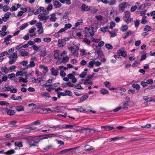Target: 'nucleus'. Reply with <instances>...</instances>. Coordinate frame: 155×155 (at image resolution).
Segmentation results:
<instances>
[{"mask_svg":"<svg viewBox=\"0 0 155 155\" xmlns=\"http://www.w3.org/2000/svg\"><path fill=\"white\" fill-rule=\"evenodd\" d=\"M125 15L123 17V19L124 21L128 23L132 21L133 19L132 18H130V13L129 11H126L124 12Z\"/></svg>","mask_w":155,"mask_h":155,"instance_id":"f257e3e1","label":"nucleus"},{"mask_svg":"<svg viewBox=\"0 0 155 155\" xmlns=\"http://www.w3.org/2000/svg\"><path fill=\"white\" fill-rule=\"evenodd\" d=\"M40 140L38 139H32L28 141L29 144L30 145V147L37 146L36 145L40 141Z\"/></svg>","mask_w":155,"mask_h":155,"instance_id":"f03ea898","label":"nucleus"},{"mask_svg":"<svg viewBox=\"0 0 155 155\" xmlns=\"http://www.w3.org/2000/svg\"><path fill=\"white\" fill-rule=\"evenodd\" d=\"M54 58L55 59H58L60 57L61 54L58 50H54L53 54Z\"/></svg>","mask_w":155,"mask_h":155,"instance_id":"7ed1b4c3","label":"nucleus"},{"mask_svg":"<svg viewBox=\"0 0 155 155\" xmlns=\"http://www.w3.org/2000/svg\"><path fill=\"white\" fill-rule=\"evenodd\" d=\"M50 71L51 75L54 76H57L58 74V70L55 69L54 67L51 68L50 69Z\"/></svg>","mask_w":155,"mask_h":155,"instance_id":"20e7f679","label":"nucleus"},{"mask_svg":"<svg viewBox=\"0 0 155 155\" xmlns=\"http://www.w3.org/2000/svg\"><path fill=\"white\" fill-rule=\"evenodd\" d=\"M78 147H77L73 148H71L69 149H68L65 150H62L60 151V154H64L67 153L69 151H71L72 150H76Z\"/></svg>","mask_w":155,"mask_h":155,"instance_id":"39448f33","label":"nucleus"},{"mask_svg":"<svg viewBox=\"0 0 155 155\" xmlns=\"http://www.w3.org/2000/svg\"><path fill=\"white\" fill-rule=\"evenodd\" d=\"M90 7L86 4H83L81 6V11H87L90 10Z\"/></svg>","mask_w":155,"mask_h":155,"instance_id":"423d86ee","label":"nucleus"},{"mask_svg":"<svg viewBox=\"0 0 155 155\" xmlns=\"http://www.w3.org/2000/svg\"><path fill=\"white\" fill-rule=\"evenodd\" d=\"M11 15V13L10 12H8L5 14L4 17L2 18V20L4 21H7L8 19L9 18L10 15Z\"/></svg>","mask_w":155,"mask_h":155,"instance_id":"0eeeda50","label":"nucleus"},{"mask_svg":"<svg viewBox=\"0 0 155 155\" xmlns=\"http://www.w3.org/2000/svg\"><path fill=\"white\" fill-rule=\"evenodd\" d=\"M58 46L60 47H64L66 44V42L62 39H59L58 41Z\"/></svg>","mask_w":155,"mask_h":155,"instance_id":"6e6552de","label":"nucleus"},{"mask_svg":"<svg viewBox=\"0 0 155 155\" xmlns=\"http://www.w3.org/2000/svg\"><path fill=\"white\" fill-rule=\"evenodd\" d=\"M128 4V3L124 2L120 4L119 5L120 9V10L124 11L125 8L127 7V4Z\"/></svg>","mask_w":155,"mask_h":155,"instance_id":"1a4fd4ad","label":"nucleus"},{"mask_svg":"<svg viewBox=\"0 0 155 155\" xmlns=\"http://www.w3.org/2000/svg\"><path fill=\"white\" fill-rule=\"evenodd\" d=\"M88 97V95L86 94H85L81 98L79 99L78 103H81L83 102Z\"/></svg>","mask_w":155,"mask_h":155,"instance_id":"9d476101","label":"nucleus"},{"mask_svg":"<svg viewBox=\"0 0 155 155\" xmlns=\"http://www.w3.org/2000/svg\"><path fill=\"white\" fill-rule=\"evenodd\" d=\"M57 135L55 134H46L45 135H41L39 137H42L43 136H45V137H44L43 138H42V139H46L48 138H50L52 137H53Z\"/></svg>","mask_w":155,"mask_h":155,"instance_id":"9b49d317","label":"nucleus"},{"mask_svg":"<svg viewBox=\"0 0 155 155\" xmlns=\"http://www.w3.org/2000/svg\"><path fill=\"white\" fill-rule=\"evenodd\" d=\"M53 5L54 7L55 8H59L61 6V4L58 1H54Z\"/></svg>","mask_w":155,"mask_h":155,"instance_id":"f8f14e48","label":"nucleus"},{"mask_svg":"<svg viewBox=\"0 0 155 155\" xmlns=\"http://www.w3.org/2000/svg\"><path fill=\"white\" fill-rule=\"evenodd\" d=\"M20 54L21 56L25 57L28 55L29 54V53L25 51L24 49H22L20 51Z\"/></svg>","mask_w":155,"mask_h":155,"instance_id":"ddd939ff","label":"nucleus"},{"mask_svg":"<svg viewBox=\"0 0 155 155\" xmlns=\"http://www.w3.org/2000/svg\"><path fill=\"white\" fill-rule=\"evenodd\" d=\"M117 53H118L119 54H120L121 55L124 57H125L127 55L126 51H121L120 50H119L118 51Z\"/></svg>","mask_w":155,"mask_h":155,"instance_id":"4468645a","label":"nucleus"},{"mask_svg":"<svg viewBox=\"0 0 155 155\" xmlns=\"http://www.w3.org/2000/svg\"><path fill=\"white\" fill-rule=\"evenodd\" d=\"M84 149L86 151H90L94 149V148L89 145H86L84 147Z\"/></svg>","mask_w":155,"mask_h":155,"instance_id":"2eb2a0df","label":"nucleus"},{"mask_svg":"<svg viewBox=\"0 0 155 155\" xmlns=\"http://www.w3.org/2000/svg\"><path fill=\"white\" fill-rule=\"evenodd\" d=\"M128 28L127 26V25H124L122 26L120 28V30L123 32H125L127 30Z\"/></svg>","mask_w":155,"mask_h":155,"instance_id":"dca6fc26","label":"nucleus"},{"mask_svg":"<svg viewBox=\"0 0 155 155\" xmlns=\"http://www.w3.org/2000/svg\"><path fill=\"white\" fill-rule=\"evenodd\" d=\"M44 9L43 7H40L36 11L34 12V14L35 15L39 14L42 11H43Z\"/></svg>","mask_w":155,"mask_h":155,"instance_id":"f3484780","label":"nucleus"},{"mask_svg":"<svg viewBox=\"0 0 155 155\" xmlns=\"http://www.w3.org/2000/svg\"><path fill=\"white\" fill-rule=\"evenodd\" d=\"M41 95L43 97H51L50 94L47 92H42L41 93Z\"/></svg>","mask_w":155,"mask_h":155,"instance_id":"a211bd4d","label":"nucleus"},{"mask_svg":"<svg viewBox=\"0 0 155 155\" xmlns=\"http://www.w3.org/2000/svg\"><path fill=\"white\" fill-rule=\"evenodd\" d=\"M57 18L55 17V14H53L51 15V17L50 18V20L51 21L54 22L57 20Z\"/></svg>","mask_w":155,"mask_h":155,"instance_id":"6ab92c4d","label":"nucleus"},{"mask_svg":"<svg viewBox=\"0 0 155 155\" xmlns=\"http://www.w3.org/2000/svg\"><path fill=\"white\" fill-rule=\"evenodd\" d=\"M24 109V107L21 106H17L16 108V110L18 112L23 111Z\"/></svg>","mask_w":155,"mask_h":155,"instance_id":"aec40b11","label":"nucleus"},{"mask_svg":"<svg viewBox=\"0 0 155 155\" xmlns=\"http://www.w3.org/2000/svg\"><path fill=\"white\" fill-rule=\"evenodd\" d=\"M100 92L103 95L108 94L109 91L105 88H102L100 90Z\"/></svg>","mask_w":155,"mask_h":155,"instance_id":"412c9836","label":"nucleus"},{"mask_svg":"<svg viewBox=\"0 0 155 155\" xmlns=\"http://www.w3.org/2000/svg\"><path fill=\"white\" fill-rule=\"evenodd\" d=\"M102 127L105 129L106 130H109L114 129V127L110 126H105Z\"/></svg>","mask_w":155,"mask_h":155,"instance_id":"4be33fe9","label":"nucleus"},{"mask_svg":"<svg viewBox=\"0 0 155 155\" xmlns=\"http://www.w3.org/2000/svg\"><path fill=\"white\" fill-rule=\"evenodd\" d=\"M15 146L18 147H22L23 146L22 142L21 141L15 142Z\"/></svg>","mask_w":155,"mask_h":155,"instance_id":"5701e85b","label":"nucleus"},{"mask_svg":"<svg viewBox=\"0 0 155 155\" xmlns=\"http://www.w3.org/2000/svg\"><path fill=\"white\" fill-rule=\"evenodd\" d=\"M18 79L19 82L21 81L23 83H27L28 82V80L26 78H24L23 77H19L18 78Z\"/></svg>","mask_w":155,"mask_h":155,"instance_id":"b1692460","label":"nucleus"},{"mask_svg":"<svg viewBox=\"0 0 155 155\" xmlns=\"http://www.w3.org/2000/svg\"><path fill=\"white\" fill-rule=\"evenodd\" d=\"M15 113V110H9L7 112V114L10 116L13 115Z\"/></svg>","mask_w":155,"mask_h":155,"instance_id":"393cba45","label":"nucleus"},{"mask_svg":"<svg viewBox=\"0 0 155 155\" xmlns=\"http://www.w3.org/2000/svg\"><path fill=\"white\" fill-rule=\"evenodd\" d=\"M9 58L10 59H12V60L9 61V64H14L15 61V60H14V57H11V56H9Z\"/></svg>","mask_w":155,"mask_h":155,"instance_id":"a878e982","label":"nucleus"},{"mask_svg":"<svg viewBox=\"0 0 155 155\" xmlns=\"http://www.w3.org/2000/svg\"><path fill=\"white\" fill-rule=\"evenodd\" d=\"M1 69L2 72H3L5 73V74L8 72V68L6 66L2 67Z\"/></svg>","mask_w":155,"mask_h":155,"instance_id":"bb28decb","label":"nucleus"},{"mask_svg":"<svg viewBox=\"0 0 155 155\" xmlns=\"http://www.w3.org/2000/svg\"><path fill=\"white\" fill-rule=\"evenodd\" d=\"M50 127L51 128L55 129H61L62 128H63L64 127V125L61 126L60 125H58L57 126H53L52 127Z\"/></svg>","mask_w":155,"mask_h":155,"instance_id":"cd10ccee","label":"nucleus"},{"mask_svg":"<svg viewBox=\"0 0 155 155\" xmlns=\"http://www.w3.org/2000/svg\"><path fill=\"white\" fill-rule=\"evenodd\" d=\"M79 50V48L78 47H74V49H73V50L72 51V53L73 54L75 55L76 53L78 52Z\"/></svg>","mask_w":155,"mask_h":155,"instance_id":"c85d7f7f","label":"nucleus"},{"mask_svg":"<svg viewBox=\"0 0 155 155\" xmlns=\"http://www.w3.org/2000/svg\"><path fill=\"white\" fill-rule=\"evenodd\" d=\"M132 86L133 88H135L137 91H139L140 88V86L137 84H133Z\"/></svg>","mask_w":155,"mask_h":155,"instance_id":"c756f323","label":"nucleus"},{"mask_svg":"<svg viewBox=\"0 0 155 155\" xmlns=\"http://www.w3.org/2000/svg\"><path fill=\"white\" fill-rule=\"evenodd\" d=\"M146 18L147 17L145 15L143 16L141 21V23L142 24H144L147 23V21L146 20Z\"/></svg>","mask_w":155,"mask_h":155,"instance_id":"7c9ffc66","label":"nucleus"},{"mask_svg":"<svg viewBox=\"0 0 155 155\" xmlns=\"http://www.w3.org/2000/svg\"><path fill=\"white\" fill-rule=\"evenodd\" d=\"M151 28L149 26L146 25L144 28L143 30L145 31L148 32L151 31Z\"/></svg>","mask_w":155,"mask_h":155,"instance_id":"2f4dec72","label":"nucleus"},{"mask_svg":"<svg viewBox=\"0 0 155 155\" xmlns=\"http://www.w3.org/2000/svg\"><path fill=\"white\" fill-rule=\"evenodd\" d=\"M69 60V58L67 56H65L64 57L62 58V61L61 62H60V63H61L62 62L64 63H65V62H66L68 61Z\"/></svg>","mask_w":155,"mask_h":155,"instance_id":"473e14b6","label":"nucleus"},{"mask_svg":"<svg viewBox=\"0 0 155 155\" xmlns=\"http://www.w3.org/2000/svg\"><path fill=\"white\" fill-rule=\"evenodd\" d=\"M15 152V150L13 149H12L9 150L8 151L6 152L5 153L7 155H9L14 153Z\"/></svg>","mask_w":155,"mask_h":155,"instance_id":"72a5a7b5","label":"nucleus"},{"mask_svg":"<svg viewBox=\"0 0 155 155\" xmlns=\"http://www.w3.org/2000/svg\"><path fill=\"white\" fill-rule=\"evenodd\" d=\"M92 81H90L89 79H87L85 80L84 84L85 85H87L88 84L90 85L92 84Z\"/></svg>","mask_w":155,"mask_h":155,"instance_id":"f704fd0d","label":"nucleus"},{"mask_svg":"<svg viewBox=\"0 0 155 155\" xmlns=\"http://www.w3.org/2000/svg\"><path fill=\"white\" fill-rule=\"evenodd\" d=\"M12 35H9L7 37H5L4 39V43L6 42L7 41H10V39L12 37Z\"/></svg>","mask_w":155,"mask_h":155,"instance_id":"c9c22d12","label":"nucleus"},{"mask_svg":"<svg viewBox=\"0 0 155 155\" xmlns=\"http://www.w3.org/2000/svg\"><path fill=\"white\" fill-rule=\"evenodd\" d=\"M95 61L94 60H93L91 61L89 63V65L88 66V67L92 68L94 67V64Z\"/></svg>","mask_w":155,"mask_h":155,"instance_id":"e433bc0d","label":"nucleus"},{"mask_svg":"<svg viewBox=\"0 0 155 155\" xmlns=\"http://www.w3.org/2000/svg\"><path fill=\"white\" fill-rule=\"evenodd\" d=\"M44 15H45V13H41L38 16V18L41 21V20H42L44 18Z\"/></svg>","mask_w":155,"mask_h":155,"instance_id":"4c0bfd02","label":"nucleus"},{"mask_svg":"<svg viewBox=\"0 0 155 155\" xmlns=\"http://www.w3.org/2000/svg\"><path fill=\"white\" fill-rule=\"evenodd\" d=\"M147 57L146 54L145 53L143 52L142 53V55H141V59L140 61H141L143 60H145Z\"/></svg>","mask_w":155,"mask_h":155,"instance_id":"58836bf2","label":"nucleus"},{"mask_svg":"<svg viewBox=\"0 0 155 155\" xmlns=\"http://www.w3.org/2000/svg\"><path fill=\"white\" fill-rule=\"evenodd\" d=\"M116 2V0H110L108 1V4L110 5H112L115 4Z\"/></svg>","mask_w":155,"mask_h":155,"instance_id":"ea45409f","label":"nucleus"},{"mask_svg":"<svg viewBox=\"0 0 155 155\" xmlns=\"http://www.w3.org/2000/svg\"><path fill=\"white\" fill-rule=\"evenodd\" d=\"M60 85V84L59 83H54L53 85L52 84H50L49 85H46L45 84L44 85L45 86V87H48V86H54V87H57L58 86H59Z\"/></svg>","mask_w":155,"mask_h":155,"instance_id":"a19ab883","label":"nucleus"},{"mask_svg":"<svg viewBox=\"0 0 155 155\" xmlns=\"http://www.w3.org/2000/svg\"><path fill=\"white\" fill-rule=\"evenodd\" d=\"M108 28V27L107 26L105 27H103L100 29V30L104 33H105L107 31Z\"/></svg>","mask_w":155,"mask_h":155,"instance_id":"79ce46f5","label":"nucleus"},{"mask_svg":"<svg viewBox=\"0 0 155 155\" xmlns=\"http://www.w3.org/2000/svg\"><path fill=\"white\" fill-rule=\"evenodd\" d=\"M41 121L39 120H36L32 123V125H40L41 124Z\"/></svg>","mask_w":155,"mask_h":155,"instance_id":"37998d69","label":"nucleus"},{"mask_svg":"<svg viewBox=\"0 0 155 155\" xmlns=\"http://www.w3.org/2000/svg\"><path fill=\"white\" fill-rule=\"evenodd\" d=\"M66 85L63 87V88H65L66 86H69L70 87H74V85L73 84H71L70 82H69L66 83Z\"/></svg>","mask_w":155,"mask_h":155,"instance_id":"c03bdc74","label":"nucleus"},{"mask_svg":"<svg viewBox=\"0 0 155 155\" xmlns=\"http://www.w3.org/2000/svg\"><path fill=\"white\" fill-rule=\"evenodd\" d=\"M65 93L67 94V95L71 96L72 95V92L68 89L65 90L64 91Z\"/></svg>","mask_w":155,"mask_h":155,"instance_id":"a18cd8bd","label":"nucleus"},{"mask_svg":"<svg viewBox=\"0 0 155 155\" xmlns=\"http://www.w3.org/2000/svg\"><path fill=\"white\" fill-rule=\"evenodd\" d=\"M72 109L76 111H79L81 112H84V111H85V110L82 108V107H80L79 108H74Z\"/></svg>","mask_w":155,"mask_h":155,"instance_id":"49530a36","label":"nucleus"},{"mask_svg":"<svg viewBox=\"0 0 155 155\" xmlns=\"http://www.w3.org/2000/svg\"><path fill=\"white\" fill-rule=\"evenodd\" d=\"M125 34H126L128 36L134 35V32L131 31H128L127 32H125Z\"/></svg>","mask_w":155,"mask_h":155,"instance_id":"de8ad7c7","label":"nucleus"},{"mask_svg":"<svg viewBox=\"0 0 155 155\" xmlns=\"http://www.w3.org/2000/svg\"><path fill=\"white\" fill-rule=\"evenodd\" d=\"M3 10L4 12H6L10 8L9 6L7 5H5L3 7Z\"/></svg>","mask_w":155,"mask_h":155,"instance_id":"09e8293b","label":"nucleus"},{"mask_svg":"<svg viewBox=\"0 0 155 155\" xmlns=\"http://www.w3.org/2000/svg\"><path fill=\"white\" fill-rule=\"evenodd\" d=\"M101 48L99 47L98 49H97V50H95V52H94L95 53H97V54H100L101 53L102 54V51L101 50Z\"/></svg>","mask_w":155,"mask_h":155,"instance_id":"8fccbe9b","label":"nucleus"},{"mask_svg":"<svg viewBox=\"0 0 155 155\" xmlns=\"http://www.w3.org/2000/svg\"><path fill=\"white\" fill-rule=\"evenodd\" d=\"M0 105H6L8 106L9 105V103L6 101H0Z\"/></svg>","mask_w":155,"mask_h":155,"instance_id":"3c124183","label":"nucleus"},{"mask_svg":"<svg viewBox=\"0 0 155 155\" xmlns=\"http://www.w3.org/2000/svg\"><path fill=\"white\" fill-rule=\"evenodd\" d=\"M72 26L71 25V24H66L65 25L64 29H65L66 30H67L68 28H69L71 27Z\"/></svg>","mask_w":155,"mask_h":155,"instance_id":"603ef678","label":"nucleus"},{"mask_svg":"<svg viewBox=\"0 0 155 155\" xmlns=\"http://www.w3.org/2000/svg\"><path fill=\"white\" fill-rule=\"evenodd\" d=\"M107 31L109 33V34L111 35V37H115L117 35V34L115 32L113 33L109 30H108Z\"/></svg>","mask_w":155,"mask_h":155,"instance_id":"864d4df0","label":"nucleus"},{"mask_svg":"<svg viewBox=\"0 0 155 155\" xmlns=\"http://www.w3.org/2000/svg\"><path fill=\"white\" fill-rule=\"evenodd\" d=\"M105 47L108 50L111 49L113 48L112 46L109 44H106Z\"/></svg>","mask_w":155,"mask_h":155,"instance_id":"5fc2aeb1","label":"nucleus"},{"mask_svg":"<svg viewBox=\"0 0 155 155\" xmlns=\"http://www.w3.org/2000/svg\"><path fill=\"white\" fill-rule=\"evenodd\" d=\"M87 74V72H82L80 74L79 76L80 78H84L86 75Z\"/></svg>","mask_w":155,"mask_h":155,"instance_id":"6e6d98bb","label":"nucleus"},{"mask_svg":"<svg viewBox=\"0 0 155 155\" xmlns=\"http://www.w3.org/2000/svg\"><path fill=\"white\" fill-rule=\"evenodd\" d=\"M115 25V23L114 21H112L110 23V28L112 29Z\"/></svg>","mask_w":155,"mask_h":155,"instance_id":"4d7b16f0","label":"nucleus"},{"mask_svg":"<svg viewBox=\"0 0 155 155\" xmlns=\"http://www.w3.org/2000/svg\"><path fill=\"white\" fill-rule=\"evenodd\" d=\"M140 21L139 20H137L134 21L135 26L136 27H137L139 25Z\"/></svg>","mask_w":155,"mask_h":155,"instance_id":"13d9d810","label":"nucleus"},{"mask_svg":"<svg viewBox=\"0 0 155 155\" xmlns=\"http://www.w3.org/2000/svg\"><path fill=\"white\" fill-rule=\"evenodd\" d=\"M91 39L92 40V41L93 42H95V43H98L99 42L100 40L99 39H96L94 38H91Z\"/></svg>","mask_w":155,"mask_h":155,"instance_id":"bf43d9fd","label":"nucleus"},{"mask_svg":"<svg viewBox=\"0 0 155 155\" xmlns=\"http://www.w3.org/2000/svg\"><path fill=\"white\" fill-rule=\"evenodd\" d=\"M28 25V24L27 23H25L24 25L21 26L20 28V30H22L25 28Z\"/></svg>","mask_w":155,"mask_h":155,"instance_id":"052dcab7","label":"nucleus"},{"mask_svg":"<svg viewBox=\"0 0 155 155\" xmlns=\"http://www.w3.org/2000/svg\"><path fill=\"white\" fill-rule=\"evenodd\" d=\"M74 87L77 89H83V88L81 86V85L80 84H79L75 85Z\"/></svg>","mask_w":155,"mask_h":155,"instance_id":"680f3d73","label":"nucleus"},{"mask_svg":"<svg viewBox=\"0 0 155 155\" xmlns=\"http://www.w3.org/2000/svg\"><path fill=\"white\" fill-rule=\"evenodd\" d=\"M104 43L103 41H101L99 42L98 44L99 47L101 48L104 45Z\"/></svg>","mask_w":155,"mask_h":155,"instance_id":"e2e57ef3","label":"nucleus"},{"mask_svg":"<svg viewBox=\"0 0 155 155\" xmlns=\"http://www.w3.org/2000/svg\"><path fill=\"white\" fill-rule=\"evenodd\" d=\"M38 33L40 35L42 33H43L44 32V30L43 28H38V30L37 31Z\"/></svg>","mask_w":155,"mask_h":155,"instance_id":"0e129e2a","label":"nucleus"},{"mask_svg":"<svg viewBox=\"0 0 155 155\" xmlns=\"http://www.w3.org/2000/svg\"><path fill=\"white\" fill-rule=\"evenodd\" d=\"M9 31L8 32H3L1 34V37L2 38H3L6 35H8L9 33Z\"/></svg>","mask_w":155,"mask_h":155,"instance_id":"69168bd1","label":"nucleus"},{"mask_svg":"<svg viewBox=\"0 0 155 155\" xmlns=\"http://www.w3.org/2000/svg\"><path fill=\"white\" fill-rule=\"evenodd\" d=\"M15 75H16L14 73H12L8 75V78L9 79H11L12 78H14Z\"/></svg>","mask_w":155,"mask_h":155,"instance_id":"338daca9","label":"nucleus"},{"mask_svg":"<svg viewBox=\"0 0 155 155\" xmlns=\"http://www.w3.org/2000/svg\"><path fill=\"white\" fill-rule=\"evenodd\" d=\"M66 74L65 72L63 70H61L60 73V75L62 77H64L65 76Z\"/></svg>","mask_w":155,"mask_h":155,"instance_id":"774afa93","label":"nucleus"}]
</instances>
